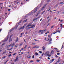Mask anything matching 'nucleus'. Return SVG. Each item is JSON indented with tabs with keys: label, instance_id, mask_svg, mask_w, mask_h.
I'll list each match as a JSON object with an SVG mask.
<instances>
[{
	"label": "nucleus",
	"instance_id": "1",
	"mask_svg": "<svg viewBox=\"0 0 64 64\" xmlns=\"http://www.w3.org/2000/svg\"><path fill=\"white\" fill-rule=\"evenodd\" d=\"M50 52L49 51L46 52L44 54V55L45 56H47L49 54Z\"/></svg>",
	"mask_w": 64,
	"mask_h": 64
},
{
	"label": "nucleus",
	"instance_id": "2",
	"mask_svg": "<svg viewBox=\"0 0 64 64\" xmlns=\"http://www.w3.org/2000/svg\"><path fill=\"white\" fill-rule=\"evenodd\" d=\"M39 18V17H38L36 18H34L33 20H32V21H35V20H37V19H38Z\"/></svg>",
	"mask_w": 64,
	"mask_h": 64
},
{
	"label": "nucleus",
	"instance_id": "3",
	"mask_svg": "<svg viewBox=\"0 0 64 64\" xmlns=\"http://www.w3.org/2000/svg\"><path fill=\"white\" fill-rule=\"evenodd\" d=\"M24 28H25V27H24V26H23V27H21L20 28H19L18 30H21V29H22V30H23Z\"/></svg>",
	"mask_w": 64,
	"mask_h": 64
},
{
	"label": "nucleus",
	"instance_id": "4",
	"mask_svg": "<svg viewBox=\"0 0 64 64\" xmlns=\"http://www.w3.org/2000/svg\"><path fill=\"white\" fill-rule=\"evenodd\" d=\"M47 4H45L44 6L41 9V10H43L44 8H45V7H46V6Z\"/></svg>",
	"mask_w": 64,
	"mask_h": 64
},
{
	"label": "nucleus",
	"instance_id": "5",
	"mask_svg": "<svg viewBox=\"0 0 64 64\" xmlns=\"http://www.w3.org/2000/svg\"><path fill=\"white\" fill-rule=\"evenodd\" d=\"M32 24V23H30L27 26L26 28H27L28 27H30V26H31V24Z\"/></svg>",
	"mask_w": 64,
	"mask_h": 64
},
{
	"label": "nucleus",
	"instance_id": "6",
	"mask_svg": "<svg viewBox=\"0 0 64 64\" xmlns=\"http://www.w3.org/2000/svg\"><path fill=\"white\" fill-rule=\"evenodd\" d=\"M54 60H55V59L54 58L52 59V60H50V63H52V62H53V61H54Z\"/></svg>",
	"mask_w": 64,
	"mask_h": 64
},
{
	"label": "nucleus",
	"instance_id": "7",
	"mask_svg": "<svg viewBox=\"0 0 64 64\" xmlns=\"http://www.w3.org/2000/svg\"><path fill=\"white\" fill-rule=\"evenodd\" d=\"M31 27H30V28H34V27H35V26L34 25H31Z\"/></svg>",
	"mask_w": 64,
	"mask_h": 64
},
{
	"label": "nucleus",
	"instance_id": "8",
	"mask_svg": "<svg viewBox=\"0 0 64 64\" xmlns=\"http://www.w3.org/2000/svg\"><path fill=\"white\" fill-rule=\"evenodd\" d=\"M34 10V13H35L36 12V11H37V8H35Z\"/></svg>",
	"mask_w": 64,
	"mask_h": 64
},
{
	"label": "nucleus",
	"instance_id": "9",
	"mask_svg": "<svg viewBox=\"0 0 64 64\" xmlns=\"http://www.w3.org/2000/svg\"><path fill=\"white\" fill-rule=\"evenodd\" d=\"M44 30H40L39 31L38 33H40V32H44Z\"/></svg>",
	"mask_w": 64,
	"mask_h": 64
},
{
	"label": "nucleus",
	"instance_id": "10",
	"mask_svg": "<svg viewBox=\"0 0 64 64\" xmlns=\"http://www.w3.org/2000/svg\"><path fill=\"white\" fill-rule=\"evenodd\" d=\"M54 50H52L51 52V54H54Z\"/></svg>",
	"mask_w": 64,
	"mask_h": 64
},
{
	"label": "nucleus",
	"instance_id": "11",
	"mask_svg": "<svg viewBox=\"0 0 64 64\" xmlns=\"http://www.w3.org/2000/svg\"><path fill=\"white\" fill-rule=\"evenodd\" d=\"M9 38V36H8L6 38V39L4 40V41H7L8 40V38Z\"/></svg>",
	"mask_w": 64,
	"mask_h": 64
},
{
	"label": "nucleus",
	"instance_id": "12",
	"mask_svg": "<svg viewBox=\"0 0 64 64\" xmlns=\"http://www.w3.org/2000/svg\"><path fill=\"white\" fill-rule=\"evenodd\" d=\"M14 29H15V28H13L11 29L9 31L8 33H9V32H10L11 31H12V30H14Z\"/></svg>",
	"mask_w": 64,
	"mask_h": 64
},
{
	"label": "nucleus",
	"instance_id": "13",
	"mask_svg": "<svg viewBox=\"0 0 64 64\" xmlns=\"http://www.w3.org/2000/svg\"><path fill=\"white\" fill-rule=\"evenodd\" d=\"M18 38H17L16 40L15 41V42L16 43L17 42H18Z\"/></svg>",
	"mask_w": 64,
	"mask_h": 64
},
{
	"label": "nucleus",
	"instance_id": "14",
	"mask_svg": "<svg viewBox=\"0 0 64 64\" xmlns=\"http://www.w3.org/2000/svg\"><path fill=\"white\" fill-rule=\"evenodd\" d=\"M45 10H44V11L42 12L41 13V15H42V14H44V13H45Z\"/></svg>",
	"mask_w": 64,
	"mask_h": 64
},
{
	"label": "nucleus",
	"instance_id": "15",
	"mask_svg": "<svg viewBox=\"0 0 64 64\" xmlns=\"http://www.w3.org/2000/svg\"><path fill=\"white\" fill-rule=\"evenodd\" d=\"M60 26L62 28H63V25H62V24H61L60 25Z\"/></svg>",
	"mask_w": 64,
	"mask_h": 64
},
{
	"label": "nucleus",
	"instance_id": "16",
	"mask_svg": "<svg viewBox=\"0 0 64 64\" xmlns=\"http://www.w3.org/2000/svg\"><path fill=\"white\" fill-rule=\"evenodd\" d=\"M14 46L15 44L14 43L12 44V45H11V47H13V46Z\"/></svg>",
	"mask_w": 64,
	"mask_h": 64
},
{
	"label": "nucleus",
	"instance_id": "17",
	"mask_svg": "<svg viewBox=\"0 0 64 64\" xmlns=\"http://www.w3.org/2000/svg\"><path fill=\"white\" fill-rule=\"evenodd\" d=\"M44 46H43L42 48V49L44 51L45 50V47H44Z\"/></svg>",
	"mask_w": 64,
	"mask_h": 64
},
{
	"label": "nucleus",
	"instance_id": "18",
	"mask_svg": "<svg viewBox=\"0 0 64 64\" xmlns=\"http://www.w3.org/2000/svg\"><path fill=\"white\" fill-rule=\"evenodd\" d=\"M12 40L11 39V38H10V39L9 40V42H10V41H11Z\"/></svg>",
	"mask_w": 64,
	"mask_h": 64
},
{
	"label": "nucleus",
	"instance_id": "19",
	"mask_svg": "<svg viewBox=\"0 0 64 64\" xmlns=\"http://www.w3.org/2000/svg\"><path fill=\"white\" fill-rule=\"evenodd\" d=\"M17 60H18V59L17 58H16V59L14 60V61H15V62H16V61H17Z\"/></svg>",
	"mask_w": 64,
	"mask_h": 64
},
{
	"label": "nucleus",
	"instance_id": "20",
	"mask_svg": "<svg viewBox=\"0 0 64 64\" xmlns=\"http://www.w3.org/2000/svg\"><path fill=\"white\" fill-rule=\"evenodd\" d=\"M35 54L36 56H37V55H38V54L37 52H36Z\"/></svg>",
	"mask_w": 64,
	"mask_h": 64
},
{
	"label": "nucleus",
	"instance_id": "21",
	"mask_svg": "<svg viewBox=\"0 0 64 64\" xmlns=\"http://www.w3.org/2000/svg\"><path fill=\"white\" fill-rule=\"evenodd\" d=\"M27 19H26V20L24 21L23 22H26V21H27Z\"/></svg>",
	"mask_w": 64,
	"mask_h": 64
},
{
	"label": "nucleus",
	"instance_id": "22",
	"mask_svg": "<svg viewBox=\"0 0 64 64\" xmlns=\"http://www.w3.org/2000/svg\"><path fill=\"white\" fill-rule=\"evenodd\" d=\"M6 58V56H4L3 57H2V59H4V58Z\"/></svg>",
	"mask_w": 64,
	"mask_h": 64
},
{
	"label": "nucleus",
	"instance_id": "23",
	"mask_svg": "<svg viewBox=\"0 0 64 64\" xmlns=\"http://www.w3.org/2000/svg\"><path fill=\"white\" fill-rule=\"evenodd\" d=\"M50 8H48L47 9V11H50Z\"/></svg>",
	"mask_w": 64,
	"mask_h": 64
},
{
	"label": "nucleus",
	"instance_id": "24",
	"mask_svg": "<svg viewBox=\"0 0 64 64\" xmlns=\"http://www.w3.org/2000/svg\"><path fill=\"white\" fill-rule=\"evenodd\" d=\"M16 54H17V53L16 52H15V53H14L13 54V56H14V55H16Z\"/></svg>",
	"mask_w": 64,
	"mask_h": 64
},
{
	"label": "nucleus",
	"instance_id": "25",
	"mask_svg": "<svg viewBox=\"0 0 64 64\" xmlns=\"http://www.w3.org/2000/svg\"><path fill=\"white\" fill-rule=\"evenodd\" d=\"M6 53V50H5L4 52L2 54H4V53Z\"/></svg>",
	"mask_w": 64,
	"mask_h": 64
},
{
	"label": "nucleus",
	"instance_id": "26",
	"mask_svg": "<svg viewBox=\"0 0 64 64\" xmlns=\"http://www.w3.org/2000/svg\"><path fill=\"white\" fill-rule=\"evenodd\" d=\"M36 48H39V46H36Z\"/></svg>",
	"mask_w": 64,
	"mask_h": 64
},
{
	"label": "nucleus",
	"instance_id": "27",
	"mask_svg": "<svg viewBox=\"0 0 64 64\" xmlns=\"http://www.w3.org/2000/svg\"><path fill=\"white\" fill-rule=\"evenodd\" d=\"M33 48H36V46H35L34 47H33L32 49H33Z\"/></svg>",
	"mask_w": 64,
	"mask_h": 64
},
{
	"label": "nucleus",
	"instance_id": "28",
	"mask_svg": "<svg viewBox=\"0 0 64 64\" xmlns=\"http://www.w3.org/2000/svg\"><path fill=\"white\" fill-rule=\"evenodd\" d=\"M55 57H58V56H57L56 54H55Z\"/></svg>",
	"mask_w": 64,
	"mask_h": 64
},
{
	"label": "nucleus",
	"instance_id": "29",
	"mask_svg": "<svg viewBox=\"0 0 64 64\" xmlns=\"http://www.w3.org/2000/svg\"><path fill=\"white\" fill-rule=\"evenodd\" d=\"M60 4H64V2H61L60 3Z\"/></svg>",
	"mask_w": 64,
	"mask_h": 64
},
{
	"label": "nucleus",
	"instance_id": "30",
	"mask_svg": "<svg viewBox=\"0 0 64 64\" xmlns=\"http://www.w3.org/2000/svg\"><path fill=\"white\" fill-rule=\"evenodd\" d=\"M12 36H13V34H12L11 35H10V38H11V37H12Z\"/></svg>",
	"mask_w": 64,
	"mask_h": 64
},
{
	"label": "nucleus",
	"instance_id": "31",
	"mask_svg": "<svg viewBox=\"0 0 64 64\" xmlns=\"http://www.w3.org/2000/svg\"><path fill=\"white\" fill-rule=\"evenodd\" d=\"M12 48H10V49H8L7 50H8L9 51H10V50H11V49H12Z\"/></svg>",
	"mask_w": 64,
	"mask_h": 64
},
{
	"label": "nucleus",
	"instance_id": "32",
	"mask_svg": "<svg viewBox=\"0 0 64 64\" xmlns=\"http://www.w3.org/2000/svg\"><path fill=\"white\" fill-rule=\"evenodd\" d=\"M22 22V21H20L19 22H18V24H19L20 23H21V22Z\"/></svg>",
	"mask_w": 64,
	"mask_h": 64
},
{
	"label": "nucleus",
	"instance_id": "33",
	"mask_svg": "<svg viewBox=\"0 0 64 64\" xmlns=\"http://www.w3.org/2000/svg\"><path fill=\"white\" fill-rule=\"evenodd\" d=\"M30 28H28L27 29H26V30H29L30 29Z\"/></svg>",
	"mask_w": 64,
	"mask_h": 64
},
{
	"label": "nucleus",
	"instance_id": "34",
	"mask_svg": "<svg viewBox=\"0 0 64 64\" xmlns=\"http://www.w3.org/2000/svg\"><path fill=\"white\" fill-rule=\"evenodd\" d=\"M8 45H7L6 46V48H8Z\"/></svg>",
	"mask_w": 64,
	"mask_h": 64
},
{
	"label": "nucleus",
	"instance_id": "35",
	"mask_svg": "<svg viewBox=\"0 0 64 64\" xmlns=\"http://www.w3.org/2000/svg\"><path fill=\"white\" fill-rule=\"evenodd\" d=\"M50 42H51V41H52V38H51L50 40Z\"/></svg>",
	"mask_w": 64,
	"mask_h": 64
},
{
	"label": "nucleus",
	"instance_id": "36",
	"mask_svg": "<svg viewBox=\"0 0 64 64\" xmlns=\"http://www.w3.org/2000/svg\"><path fill=\"white\" fill-rule=\"evenodd\" d=\"M26 25H27V24H24V26H24V27H25V26H26Z\"/></svg>",
	"mask_w": 64,
	"mask_h": 64
},
{
	"label": "nucleus",
	"instance_id": "37",
	"mask_svg": "<svg viewBox=\"0 0 64 64\" xmlns=\"http://www.w3.org/2000/svg\"><path fill=\"white\" fill-rule=\"evenodd\" d=\"M54 28V26H52L51 27V28L52 29V28Z\"/></svg>",
	"mask_w": 64,
	"mask_h": 64
},
{
	"label": "nucleus",
	"instance_id": "38",
	"mask_svg": "<svg viewBox=\"0 0 64 64\" xmlns=\"http://www.w3.org/2000/svg\"><path fill=\"white\" fill-rule=\"evenodd\" d=\"M20 37H22V34H21V36H20Z\"/></svg>",
	"mask_w": 64,
	"mask_h": 64
},
{
	"label": "nucleus",
	"instance_id": "39",
	"mask_svg": "<svg viewBox=\"0 0 64 64\" xmlns=\"http://www.w3.org/2000/svg\"><path fill=\"white\" fill-rule=\"evenodd\" d=\"M51 55L50 54V55H49L48 54V57H50V56H51Z\"/></svg>",
	"mask_w": 64,
	"mask_h": 64
},
{
	"label": "nucleus",
	"instance_id": "40",
	"mask_svg": "<svg viewBox=\"0 0 64 64\" xmlns=\"http://www.w3.org/2000/svg\"><path fill=\"white\" fill-rule=\"evenodd\" d=\"M36 61H37V62H39V61H40V60H36Z\"/></svg>",
	"mask_w": 64,
	"mask_h": 64
},
{
	"label": "nucleus",
	"instance_id": "41",
	"mask_svg": "<svg viewBox=\"0 0 64 64\" xmlns=\"http://www.w3.org/2000/svg\"><path fill=\"white\" fill-rule=\"evenodd\" d=\"M11 45H12V44H11L10 45H9L8 46V47H10V46H11Z\"/></svg>",
	"mask_w": 64,
	"mask_h": 64
},
{
	"label": "nucleus",
	"instance_id": "42",
	"mask_svg": "<svg viewBox=\"0 0 64 64\" xmlns=\"http://www.w3.org/2000/svg\"><path fill=\"white\" fill-rule=\"evenodd\" d=\"M39 53H40V54H42V52L41 51H40L39 52Z\"/></svg>",
	"mask_w": 64,
	"mask_h": 64
},
{
	"label": "nucleus",
	"instance_id": "43",
	"mask_svg": "<svg viewBox=\"0 0 64 64\" xmlns=\"http://www.w3.org/2000/svg\"><path fill=\"white\" fill-rule=\"evenodd\" d=\"M57 55H60V53H59V52H58L57 54Z\"/></svg>",
	"mask_w": 64,
	"mask_h": 64
},
{
	"label": "nucleus",
	"instance_id": "44",
	"mask_svg": "<svg viewBox=\"0 0 64 64\" xmlns=\"http://www.w3.org/2000/svg\"><path fill=\"white\" fill-rule=\"evenodd\" d=\"M32 44H33V45H35V44H36L35 43H32Z\"/></svg>",
	"mask_w": 64,
	"mask_h": 64
},
{
	"label": "nucleus",
	"instance_id": "45",
	"mask_svg": "<svg viewBox=\"0 0 64 64\" xmlns=\"http://www.w3.org/2000/svg\"><path fill=\"white\" fill-rule=\"evenodd\" d=\"M38 14H39L37 13V14L36 15V17H37V16H38Z\"/></svg>",
	"mask_w": 64,
	"mask_h": 64
},
{
	"label": "nucleus",
	"instance_id": "46",
	"mask_svg": "<svg viewBox=\"0 0 64 64\" xmlns=\"http://www.w3.org/2000/svg\"><path fill=\"white\" fill-rule=\"evenodd\" d=\"M48 37L49 38H50V35H48Z\"/></svg>",
	"mask_w": 64,
	"mask_h": 64
},
{
	"label": "nucleus",
	"instance_id": "47",
	"mask_svg": "<svg viewBox=\"0 0 64 64\" xmlns=\"http://www.w3.org/2000/svg\"><path fill=\"white\" fill-rule=\"evenodd\" d=\"M18 58H19V57H18V56H17L16 58L18 59Z\"/></svg>",
	"mask_w": 64,
	"mask_h": 64
},
{
	"label": "nucleus",
	"instance_id": "48",
	"mask_svg": "<svg viewBox=\"0 0 64 64\" xmlns=\"http://www.w3.org/2000/svg\"><path fill=\"white\" fill-rule=\"evenodd\" d=\"M30 63H31V62H33V61L32 60L31 61H30Z\"/></svg>",
	"mask_w": 64,
	"mask_h": 64
},
{
	"label": "nucleus",
	"instance_id": "49",
	"mask_svg": "<svg viewBox=\"0 0 64 64\" xmlns=\"http://www.w3.org/2000/svg\"><path fill=\"white\" fill-rule=\"evenodd\" d=\"M34 55H33L32 56V58H34Z\"/></svg>",
	"mask_w": 64,
	"mask_h": 64
},
{
	"label": "nucleus",
	"instance_id": "50",
	"mask_svg": "<svg viewBox=\"0 0 64 64\" xmlns=\"http://www.w3.org/2000/svg\"><path fill=\"white\" fill-rule=\"evenodd\" d=\"M54 49H55V50H58V49H57V48H54Z\"/></svg>",
	"mask_w": 64,
	"mask_h": 64
},
{
	"label": "nucleus",
	"instance_id": "51",
	"mask_svg": "<svg viewBox=\"0 0 64 64\" xmlns=\"http://www.w3.org/2000/svg\"><path fill=\"white\" fill-rule=\"evenodd\" d=\"M34 40H35V41H38V40H36V39H34Z\"/></svg>",
	"mask_w": 64,
	"mask_h": 64
},
{
	"label": "nucleus",
	"instance_id": "52",
	"mask_svg": "<svg viewBox=\"0 0 64 64\" xmlns=\"http://www.w3.org/2000/svg\"><path fill=\"white\" fill-rule=\"evenodd\" d=\"M55 33H56V32H53V34H55Z\"/></svg>",
	"mask_w": 64,
	"mask_h": 64
},
{
	"label": "nucleus",
	"instance_id": "53",
	"mask_svg": "<svg viewBox=\"0 0 64 64\" xmlns=\"http://www.w3.org/2000/svg\"><path fill=\"white\" fill-rule=\"evenodd\" d=\"M40 33L41 34H43V32H40Z\"/></svg>",
	"mask_w": 64,
	"mask_h": 64
},
{
	"label": "nucleus",
	"instance_id": "54",
	"mask_svg": "<svg viewBox=\"0 0 64 64\" xmlns=\"http://www.w3.org/2000/svg\"><path fill=\"white\" fill-rule=\"evenodd\" d=\"M27 45H26V46H25L24 47V48H26L27 47Z\"/></svg>",
	"mask_w": 64,
	"mask_h": 64
},
{
	"label": "nucleus",
	"instance_id": "55",
	"mask_svg": "<svg viewBox=\"0 0 64 64\" xmlns=\"http://www.w3.org/2000/svg\"><path fill=\"white\" fill-rule=\"evenodd\" d=\"M22 44L21 43L20 44V46H22Z\"/></svg>",
	"mask_w": 64,
	"mask_h": 64
},
{
	"label": "nucleus",
	"instance_id": "56",
	"mask_svg": "<svg viewBox=\"0 0 64 64\" xmlns=\"http://www.w3.org/2000/svg\"><path fill=\"white\" fill-rule=\"evenodd\" d=\"M11 56V54H10L9 55H8V57H10V56Z\"/></svg>",
	"mask_w": 64,
	"mask_h": 64
},
{
	"label": "nucleus",
	"instance_id": "57",
	"mask_svg": "<svg viewBox=\"0 0 64 64\" xmlns=\"http://www.w3.org/2000/svg\"><path fill=\"white\" fill-rule=\"evenodd\" d=\"M50 19H48V23L49 22V21H50Z\"/></svg>",
	"mask_w": 64,
	"mask_h": 64
},
{
	"label": "nucleus",
	"instance_id": "58",
	"mask_svg": "<svg viewBox=\"0 0 64 64\" xmlns=\"http://www.w3.org/2000/svg\"><path fill=\"white\" fill-rule=\"evenodd\" d=\"M18 47V46H17V45H16L15 46V47Z\"/></svg>",
	"mask_w": 64,
	"mask_h": 64
},
{
	"label": "nucleus",
	"instance_id": "59",
	"mask_svg": "<svg viewBox=\"0 0 64 64\" xmlns=\"http://www.w3.org/2000/svg\"><path fill=\"white\" fill-rule=\"evenodd\" d=\"M63 48V46H62V48L61 49H62V48Z\"/></svg>",
	"mask_w": 64,
	"mask_h": 64
},
{
	"label": "nucleus",
	"instance_id": "60",
	"mask_svg": "<svg viewBox=\"0 0 64 64\" xmlns=\"http://www.w3.org/2000/svg\"><path fill=\"white\" fill-rule=\"evenodd\" d=\"M8 11H10V10H11L10 9H8Z\"/></svg>",
	"mask_w": 64,
	"mask_h": 64
},
{
	"label": "nucleus",
	"instance_id": "61",
	"mask_svg": "<svg viewBox=\"0 0 64 64\" xmlns=\"http://www.w3.org/2000/svg\"><path fill=\"white\" fill-rule=\"evenodd\" d=\"M48 60H50V58L49 57H48Z\"/></svg>",
	"mask_w": 64,
	"mask_h": 64
},
{
	"label": "nucleus",
	"instance_id": "62",
	"mask_svg": "<svg viewBox=\"0 0 64 64\" xmlns=\"http://www.w3.org/2000/svg\"><path fill=\"white\" fill-rule=\"evenodd\" d=\"M50 0H48L47 1V2H49V1H50Z\"/></svg>",
	"mask_w": 64,
	"mask_h": 64
},
{
	"label": "nucleus",
	"instance_id": "63",
	"mask_svg": "<svg viewBox=\"0 0 64 64\" xmlns=\"http://www.w3.org/2000/svg\"><path fill=\"white\" fill-rule=\"evenodd\" d=\"M2 31V28H1L0 29V32H1Z\"/></svg>",
	"mask_w": 64,
	"mask_h": 64
},
{
	"label": "nucleus",
	"instance_id": "64",
	"mask_svg": "<svg viewBox=\"0 0 64 64\" xmlns=\"http://www.w3.org/2000/svg\"><path fill=\"white\" fill-rule=\"evenodd\" d=\"M60 57H59V58L58 59V60H59L60 59Z\"/></svg>",
	"mask_w": 64,
	"mask_h": 64
}]
</instances>
